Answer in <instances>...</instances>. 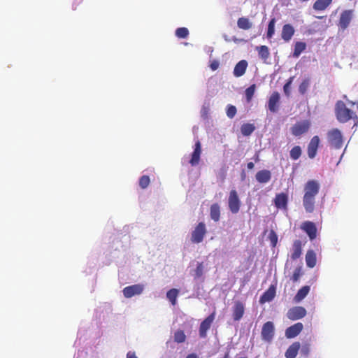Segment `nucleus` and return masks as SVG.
<instances>
[{"label":"nucleus","mask_w":358,"mask_h":358,"mask_svg":"<svg viewBox=\"0 0 358 358\" xmlns=\"http://www.w3.org/2000/svg\"><path fill=\"white\" fill-rule=\"evenodd\" d=\"M310 80L308 78L304 79L299 87V92L301 94H305L309 87Z\"/></svg>","instance_id":"nucleus-38"},{"label":"nucleus","mask_w":358,"mask_h":358,"mask_svg":"<svg viewBox=\"0 0 358 358\" xmlns=\"http://www.w3.org/2000/svg\"><path fill=\"white\" fill-rule=\"evenodd\" d=\"M332 0H317L313 4V8L316 10L326 9L331 3Z\"/></svg>","instance_id":"nucleus-31"},{"label":"nucleus","mask_w":358,"mask_h":358,"mask_svg":"<svg viewBox=\"0 0 358 358\" xmlns=\"http://www.w3.org/2000/svg\"><path fill=\"white\" fill-rule=\"evenodd\" d=\"M254 166H255V165H254V163H252V162H248L247 164V167L250 170L254 168Z\"/></svg>","instance_id":"nucleus-49"},{"label":"nucleus","mask_w":358,"mask_h":358,"mask_svg":"<svg viewBox=\"0 0 358 358\" xmlns=\"http://www.w3.org/2000/svg\"><path fill=\"white\" fill-rule=\"evenodd\" d=\"M274 325L271 321H268L263 324L261 336L262 340L270 343L274 336Z\"/></svg>","instance_id":"nucleus-6"},{"label":"nucleus","mask_w":358,"mask_h":358,"mask_svg":"<svg viewBox=\"0 0 358 358\" xmlns=\"http://www.w3.org/2000/svg\"><path fill=\"white\" fill-rule=\"evenodd\" d=\"M294 77H290L283 87V90L287 96H289L290 94V86L292 83Z\"/></svg>","instance_id":"nucleus-42"},{"label":"nucleus","mask_w":358,"mask_h":358,"mask_svg":"<svg viewBox=\"0 0 358 358\" xmlns=\"http://www.w3.org/2000/svg\"><path fill=\"white\" fill-rule=\"evenodd\" d=\"M302 252V243L300 240H295L292 245V252L291 254V259L296 260L299 259Z\"/></svg>","instance_id":"nucleus-22"},{"label":"nucleus","mask_w":358,"mask_h":358,"mask_svg":"<svg viewBox=\"0 0 358 358\" xmlns=\"http://www.w3.org/2000/svg\"><path fill=\"white\" fill-rule=\"evenodd\" d=\"M207 233L206 224L203 222H199L191 233V241L193 243H200Z\"/></svg>","instance_id":"nucleus-3"},{"label":"nucleus","mask_w":358,"mask_h":358,"mask_svg":"<svg viewBox=\"0 0 358 358\" xmlns=\"http://www.w3.org/2000/svg\"><path fill=\"white\" fill-rule=\"evenodd\" d=\"M256 180L260 183H266L271 178V171L268 170H261L256 173Z\"/></svg>","instance_id":"nucleus-24"},{"label":"nucleus","mask_w":358,"mask_h":358,"mask_svg":"<svg viewBox=\"0 0 358 358\" xmlns=\"http://www.w3.org/2000/svg\"><path fill=\"white\" fill-rule=\"evenodd\" d=\"M306 44L304 42L297 41L294 44L293 57L297 58L306 50Z\"/></svg>","instance_id":"nucleus-28"},{"label":"nucleus","mask_w":358,"mask_h":358,"mask_svg":"<svg viewBox=\"0 0 358 358\" xmlns=\"http://www.w3.org/2000/svg\"><path fill=\"white\" fill-rule=\"evenodd\" d=\"M256 90V85L252 84L245 91V98L248 103H250L254 96Z\"/></svg>","instance_id":"nucleus-35"},{"label":"nucleus","mask_w":358,"mask_h":358,"mask_svg":"<svg viewBox=\"0 0 358 358\" xmlns=\"http://www.w3.org/2000/svg\"><path fill=\"white\" fill-rule=\"evenodd\" d=\"M328 141L330 145L336 149L343 145V136L338 129H333L327 134Z\"/></svg>","instance_id":"nucleus-4"},{"label":"nucleus","mask_w":358,"mask_h":358,"mask_svg":"<svg viewBox=\"0 0 358 358\" xmlns=\"http://www.w3.org/2000/svg\"><path fill=\"white\" fill-rule=\"evenodd\" d=\"M186 358H199L198 356L195 353H191L188 355Z\"/></svg>","instance_id":"nucleus-50"},{"label":"nucleus","mask_w":358,"mask_h":358,"mask_svg":"<svg viewBox=\"0 0 358 358\" xmlns=\"http://www.w3.org/2000/svg\"><path fill=\"white\" fill-rule=\"evenodd\" d=\"M248 62L246 60H241L239 61L235 66L234 69V76L236 78H239L243 76L246 71L248 67Z\"/></svg>","instance_id":"nucleus-21"},{"label":"nucleus","mask_w":358,"mask_h":358,"mask_svg":"<svg viewBox=\"0 0 358 358\" xmlns=\"http://www.w3.org/2000/svg\"><path fill=\"white\" fill-rule=\"evenodd\" d=\"M310 287L308 285L302 287L296 293L294 296V301L296 302H300L302 301L309 293Z\"/></svg>","instance_id":"nucleus-29"},{"label":"nucleus","mask_w":358,"mask_h":358,"mask_svg":"<svg viewBox=\"0 0 358 358\" xmlns=\"http://www.w3.org/2000/svg\"><path fill=\"white\" fill-rule=\"evenodd\" d=\"M178 289L175 288L171 289L166 293V297L173 306H175L176 304V299L178 296Z\"/></svg>","instance_id":"nucleus-32"},{"label":"nucleus","mask_w":358,"mask_h":358,"mask_svg":"<svg viewBox=\"0 0 358 358\" xmlns=\"http://www.w3.org/2000/svg\"><path fill=\"white\" fill-rule=\"evenodd\" d=\"M255 125L250 123L243 124L241 127V133L245 136H250L255 131Z\"/></svg>","instance_id":"nucleus-33"},{"label":"nucleus","mask_w":358,"mask_h":358,"mask_svg":"<svg viewBox=\"0 0 358 358\" xmlns=\"http://www.w3.org/2000/svg\"><path fill=\"white\" fill-rule=\"evenodd\" d=\"M259 160L258 156L257 157L255 161L257 162Z\"/></svg>","instance_id":"nucleus-54"},{"label":"nucleus","mask_w":358,"mask_h":358,"mask_svg":"<svg viewBox=\"0 0 358 358\" xmlns=\"http://www.w3.org/2000/svg\"><path fill=\"white\" fill-rule=\"evenodd\" d=\"M220 62L217 60H213L210 62V64L209 65L210 68L213 71H215L219 68Z\"/></svg>","instance_id":"nucleus-47"},{"label":"nucleus","mask_w":358,"mask_h":358,"mask_svg":"<svg viewBox=\"0 0 358 358\" xmlns=\"http://www.w3.org/2000/svg\"><path fill=\"white\" fill-rule=\"evenodd\" d=\"M245 312V306L243 302L237 301L234 303L232 308V316L235 321H239L243 316Z\"/></svg>","instance_id":"nucleus-14"},{"label":"nucleus","mask_w":358,"mask_h":358,"mask_svg":"<svg viewBox=\"0 0 358 358\" xmlns=\"http://www.w3.org/2000/svg\"><path fill=\"white\" fill-rule=\"evenodd\" d=\"M228 206L229 210L234 214L238 213L240 210L241 201L236 189H231L229 192Z\"/></svg>","instance_id":"nucleus-5"},{"label":"nucleus","mask_w":358,"mask_h":358,"mask_svg":"<svg viewBox=\"0 0 358 358\" xmlns=\"http://www.w3.org/2000/svg\"><path fill=\"white\" fill-rule=\"evenodd\" d=\"M303 325L301 322H297L289 327L285 331V336L287 338H292L298 336L303 330Z\"/></svg>","instance_id":"nucleus-16"},{"label":"nucleus","mask_w":358,"mask_h":358,"mask_svg":"<svg viewBox=\"0 0 358 358\" xmlns=\"http://www.w3.org/2000/svg\"><path fill=\"white\" fill-rule=\"evenodd\" d=\"M215 317V312H213L203 321L201 322L199 327V336L201 338H206L207 331L210 328L212 323Z\"/></svg>","instance_id":"nucleus-8"},{"label":"nucleus","mask_w":358,"mask_h":358,"mask_svg":"<svg viewBox=\"0 0 358 358\" xmlns=\"http://www.w3.org/2000/svg\"><path fill=\"white\" fill-rule=\"evenodd\" d=\"M143 286L140 284H136L124 287L122 290L123 294L126 298H131L135 295L141 294L143 292Z\"/></svg>","instance_id":"nucleus-11"},{"label":"nucleus","mask_w":358,"mask_h":358,"mask_svg":"<svg viewBox=\"0 0 358 358\" xmlns=\"http://www.w3.org/2000/svg\"><path fill=\"white\" fill-rule=\"evenodd\" d=\"M319 144L320 138L317 136H313L308 145L307 152L309 158L313 159L316 156Z\"/></svg>","instance_id":"nucleus-12"},{"label":"nucleus","mask_w":358,"mask_h":358,"mask_svg":"<svg viewBox=\"0 0 358 358\" xmlns=\"http://www.w3.org/2000/svg\"><path fill=\"white\" fill-rule=\"evenodd\" d=\"M306 265L309 268H313L316 265V254L312 250H309L306 254Z\"/></svg>","instance_id":"nucleus-26"},{"label":"nucleus","mask_w":358,"mask_h":358,"mask_svg":"<svg viewBox=\"0 0 358 358\" xmlns=\"http://www.w3.org/2000/svg\"><path fill=\"white\" fill-rule=\"evenodd\" d=\"M201 154V145L199 141L195 143L194 151L192 153L189 164L192 166H195L199 164Z\"/></svg>","instance_id":"nucleus-15"},{"label":"nucleus","mask_w":358,"mask_h":358,"mask_svg":"<svg viewBox=\"0 0 358 358\" xmlns=\"http://www.w3.org/2000/svg\"><path fill=\"white\" fill-rule=\"evenodd\" d=\"M210 216L214 222H218L220 219V207L215 203L210 206Z\"/></svg>","instance_id":"nucleus-25"},{"label":"nucleus","mask_w":358,"mask_h":358,"mask_svg":"<svg viewBox=\"0 0 358 358\" xmlns=\"http://www.w3.org/2000/svg\"><path fill=\"white\" fill-rule=\"evenodd\" d=\"M203 273V263H198L196 268L195 269V278H199L202 276Z\"/></svg>","instance_id":"nucleus-43"},{"label":"nucleus","mask_w":358,"mask_h":358,"mask_svg":"<svg viewBox=\"0 0 358 358\" xmlns=\"http://www.w3.org/2000/svg\"><path fill=\"white\" fill-rule=\"evenodd\" d=\"M301 154L302 150L299 145L294 146L289 152V156L292 160H297L301 157Z\"/></svg>","instance_id":"nucleus-34"},{"label":"nucleus","mask_w":358,"mask_h":358,"mask_svg":"<svg viewBox=\"0 0 358 358\" xmlns=\"http://www.w3.org/2000/svg\"><path fill=\"white\" fill-rule=\"evenodd\" d=\"M306 315V310L302 306H295L290 308L287 313V317L290 320H297L303 318Z\"/></svg>","instance_id":"nucleus-9"},{"label":"nucleus","mask_w":358,"mask_h":358,"mask_svg":"<svg viewBox=\"0 0 358 358\" xmlns=\"http://www.w3.org/2000/svg\"><path fill=\"white\" fill-rule=\"evenodd\" d=\"M229 352H227V353L224 355V357H223V358H229Z\"/></svg>","instance_id":"nucleus-53"},{"label":"nucleus","mask_w":358,"mask_h":358,"mask_svg":"<svg viewBox=\"0 0 358 358\" xmlns=\"http://www.w3.org/2000/svg\"><path fill=\"white\" fill-rule=\"evenodd\" d=\"M294 32L295 30L293 26L290 24H286L282 27L281 31V38L285 42H289L294 36Z\"/></svg>","instance_id":"nucleus-19"},{"label":"nucleus","mask_w":358,"mask_h":358,"mask_svg":"<svg viewBox=\"0 0 358 358\" xmlns=\"http://www.w3.org/2000/svg\"><path fill=\"white\" fill-rule=\"evenodd\" d=\"M349 103H350L351 105H355V104H356V106H357V108L358 109V101H357V102H356V103L352 102V101H350Z\"/></svg>","instance_id":"nucleus-51"},{"label":"nucleus","mask_w":358,"mask_h":358,"mask_svg":"<svg viewBox=\"0 0 358 358\" xmlns=\"http://www.w3.org/2000/svg\"><path fill=\"white\" fill-rule=\"evenodd\" d=\"M280 101V94L278 92H274L272 93L271 96L269 97L268 102V108L269 110L272 113L277 112L278 109V103Z\"/></svg>","instance_id":"nucleus-18"},{"label":"nucleus","mask_w":358,"mask_h":358,"mask_svg":"<svg viewBox=\"0 0 358 358\" xmlns=\"http://www.w3.org/2000/svg\"><path fill=\"white\" fill-rule=\"evenodd\" d=\"M300 343L294 342L286 350L285 356L286 358H295L298 354L299 350H300Z\"/></svg>","instance_id":"nucleus-23"},{"label":"nucleus","mask_w":358,"mask_h":358,"mask_svg":"<svg viewBox=\"0 0 358 358\" xmlns=\"http://www.w3.org/2000/svg\"><path fill=\"white\" fill-rule=\"evenodd\" d=\"M310 126V123L308 120L297 122L291 128L292 134L295 136H299L306 133L308 131Z\"/></svg>","instance_id":"nucleus-7"},{"label":"nucleus","mask_w":358,"mask_h":358,"mask_svg":"<svg viewBox=\"0 0 358 358\" xmlns=\"http://www.w3.org/2000/svg\"><path fill=\"white\" fill-rule=\"evenodd\" d=\"M310 351V344L306 343L302 345L300 352H301V355H303L304 357H307V356H308Z\"/></svg>","instance_id":"nucleus-45"},{"label":"nucleus","mask_w":358,"mask_h":358,"mask_svg":"<svg viewBox=\"0 0 358 358\" xmlns=\"http://www.w3.org/2000/svg\"><path fill=\"white\" fill-rule=\"evenodd\" d=\"M275 296V287L273 285H271L268 289L261 296L259 299V303L263 304L266 302H270L274 299Z\"/></svg>","instance_id":"nucleus-20"},{"label":"nucleus","mask_w":358,"mask_h":358,"mask_svg":"<svg viewBox=\"0 0 358 358\" xmlns=\"http://www.w3.org/2000/svg\"><path fill=\"white\" fill-rule=\"evenodd\" d=\"M189 35V31L186 27H180L176 30V36L179 38H185Z\"/></svg>","instance_id":"nucleus-39"},{"label":"nucleus","mask_w":358,"mask_h":358,"mask_svg":"<svg viewBox=\"0 0 358 358\" xmlns=\"http://www.w3.org/2000/svg\"><path fill=\"white\" fill-rule=\"evenodd\" d=\"M352 17V12L350 10H344L340 17L339 27L342 29H345L350 24Z\"/></svg>","instance_id":"nucleus-17"},{"label":"nucleus","mask_w":358,"mask_h":358,"mask_svg":"<svg viewBox=\"0 0 358 358\" xmlns=\"http://www.w3.org/2000/svg\"><path fill=\"white\" fill-rule=\"evenodd\" d=\"M301 1H308V0H300Z\"/></svg>","instance_id":"nucleus-55"},{"label":"nucleus","mask_w":358,"mask_h":358,"mask_svg":"<svg viewBox=\"0 0 358 358\" xmlns=\"http://www.w3.org/2000/svg\"><path fill=\"white\" fill-rule=\"evenodd\" d=\"M186 340V336L182 330L178 329L174 333V341L178 343H184Z\"/></svg>","instance_id":"nucleus-36"},{"label":"nucleus","mask_w":358,"mask_h":358,"mask_svg":"<svg viewBox=\"0 0 358 358\" xmlns=\"http://www.w3.org/2000/svg\"><path fill=\"white\" fill-rule=\"evenodd\" d=\"M83 0H76V3L77 5H78L80 3L82 2Z\"/></svg>","instance_id":"nucleus-52"},{"label":"nucleus","mask_w":358,"mask_h":358,"mask_svg":"<svg viewBox=\"0 0 358 358\" xmlns=\"http://www.w3.org/2000/svg\"><path fill=\"white\" fill-rule=\"evenodd\" d=\"M335 113L338 122L345 123L351 119L357 120L355 113L348 108L345 103L342 101H338L335 106Z\"/></svg>","instance_id":"nucleus-2"},{"label":"nucleus","mask_w":358,"mask_h":358,"mask_svg":"<svg viewBox=\"0 0 358 358\" xmlns=\"http://www.w3.org/2000/svg\"><path fill=\"white\" fill-rule=\"evenodd\" d=\"M275 19L272 18L268 24V29L266 33V37L267 38H271L275 33Z\"/></svg>","instance_id":"nucleus-37"},{"label":"nucleus","mask_w":358,"mask_h":358,"mask_svg":"<svg viewBox=\"0 0 358 358\" xmlns=\"http://www.w3.org/2000/svg\"><path fill=\"white\" fill-rule=\"evenodd\" d=\"M236 114V108L234 106L229 105L227 107V115L229 118H233Z\"/></svg>","instance_id":"nucleus-44"},{"label":"nucleus","mask_w":358,"mask_h":358,"mask_svg":"<svg viewBox=\"0 0 358 358\" xmlns=\"http://www.w3.org/2000/svg\"><path fill=\"white\" fill-rule=\"evenodd\" d=\"M150 182V180L149 176H148L144 175V176H141L139 179V186L142 189L147 188L149 186Z\"/></svg>","instance_id":"nucleus-40"},{"label":"nucleus","mask_w":358,"mask_h":358,"mask_svg":"<svg viewBox=\"0 0 358 358\" xmlns=\"http://www.w3.org/2000/svg\"><path fill=\"white\" fill-rule=\"evenodd\" d=\"M268 239L271 242L272 247H275L278 243V235L276 233L271 230L268 234Z\"/></svg>","instance_id":"nucleus-41"},{"label":"nucleus","mask_w":358,"mask_h":358,"mask_svg":"<svg viewBox=\"0 0 358 358\" xmlns=\"http://www.w3.org/2000/svg\"><path fill=\"white\" fill-rule=\"evenodd\" d=\"M301 275V268H296L294 271V273L292 275V280L294 281V282H296L299 280L300 276Z\"/></svg>","instance_id":"nucleus-46"},{"label":"nucleus","mask_w":358,"mask_h":358,"mask_svg":"<svg viewBox=\"0 0 358 358\" xmlns=\"http://www.w3.org/2000/svg\"><path fill=\"white\" fill-rule=\"evenodd\" d=\"M301 229L307 234L310 240L317 237V227L315 224L311 221H305L301 225Z\"/></svg>","instance_id":"nucleus-10"},{"label":"nucleus","mask_w":358,"mask_h":358,"mask_svg":"<svg viewBox=\"0 0 358 358\" xmlns=\"http://www.w3.org/2000/svg\"><path fill=\"white\" fill-rule=\"evenodd\" d=\"M237 26L241 29L248 30L252 28V22L248 17H241L237 20Z\"/></svg>","instance_id":"nucleus-27"},{"label":"nucleus","mask_w":358,"mask_h":358,"mask_svg":"<svg viewBox=\"0 0 358 358\" xmlns=\"http://www.w3.org/2000/svg\"><path fill=\"white\" fill-rule=\"evenodd\" d=\"M239 358H246V357H239Z\"/></svg>","instance_id":"nucleus-56"},{"label":"nucleus","mask_w":358,"mask_h":358,"mask_svg":"<svg viewBox=\"0 0 358 358\" xmlns=\"http://www.w3.org/2000/svg\"><path fill=\"white\" fill-rule=\"evenodd\" d=\"M288 203V195L282 192L277 194L274 199L275 206L278 209L287 210Z\"/></svg>","instance_id":"nucleus-13"},{"label":"nucleus","mask_w":358,"mask_h":358,"mask_svg":"<svg viewBox=\"0 0 358 358\" xmlns=\"http://www.w3.org/2000/svg\"><path fill=\"white\" fill-rule=\"evenodd\" d=\"M320 190V184L315 180H308L304 185L303 205L307 213H311L315 209V196Z\"/></svg>","instance_id":"nucleus-1"},{"label":"nucleus","mask_w":358,"mask_h":358,"mask_svg":"<svg viewBox=\"0 0 358 358\" xmlns=\"http://www.w3.org/2000/svg\"><path fill=\"white\" fill-rule=\"evenodd\" d=\"M257 50L258 51L259 57L261 59H262L264 62L268 59V57L270 56V52H269V49L267 46H266V45L258 46V47H257Z\"/></svg>","instance_id":"nucleus-30"},{"label":"nucleus","mask_w":358,"mask_h":358,"mask_svg":"<svg viewBox=\"0 0 358 358\" xmlns=\"http://www.w3.org/2000/svg\"><path fill=\"white\" fill-rule=\"evenodd\" d=\"M127 358H138L135 352L129 351L127 354Z\"/></svg>","instance_id":"nucleus-48"}]
</instances>
